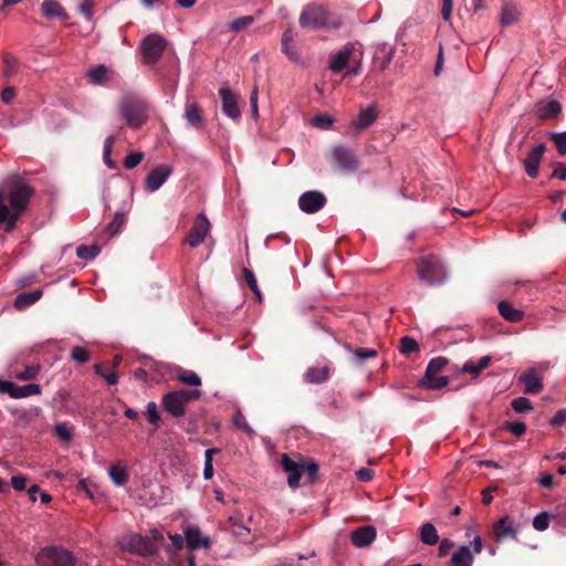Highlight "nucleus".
Returning <instances> with one entry per match:
<instances>
[{
    "instance_id": "62",
    "label": "nucleus",
    "mask_w": 566,
    "mask_h": 566,
    "mask_svg": "<svg viewBox=\"0 0 566 566\" xmlns=\"http://www.w3.org/2000/svg\"><path fill=\"white\" fill-rule=\"evenodd\" d=\"M454 547V542L449 538H443L440 542L438 555L440 557H444L449 554V552Z\"/></svg>"
},
{
    "instance_id": "23",
    "label": "nucleus",
    "mask_w": 566,
    "mask_h": 566,
    "mask_svg": "<svg viewBox=\"0 0 566 566\" xmlns=\"http://www.w3.org/2000/svg\"><path fill=\"white\" fill-rule=\"evenodd\" d=\"M41 11L46 19L67 20L69 15L57 0H44L41 4Z\"/></svg>"
},
{
    "instance_id": "13",
    "label": "nucleus",
    "mask_w": 566,
    "mask_h": 566,
    "mask_svg": "<svg viewBox=\"0 0 566 566\" xmlns=\"http://www.w3.org/2000/svg\"><path fill=\"white\" fill-rule=\"evenodd\" d=\"M219 96L222 103V112L232 120L239 122L241 118V112L238 105L237 95L228 87H221L219 90Z\"/></svg>"
},
{
    "instance_id": "14",
    "label": "nucleus",
    "mask_w": 566,
    "mask_h": 566,
    "mask_svg": "<svg viewBox=\"0 0 566 566\" xmlns=\"http://www.w3.org/2000/svg\"><path fill=\"white\" fill-rule=\"evenodd\" d=\"M356 44L347 42L339 51L332 53L328 59V69L333 73L343 71L355 51Z\"/></svg>"
},
{
    "instance_id": "42",
    "label": "nucleus",
    "mask_w": 566,
    "mask_h": 566,
    "mask_svg": "<svg viewBox=\"0 0 566 566\" xmlns=\"http://www.w3.org/2000/svg\"><path fill=\"white\" fill-rule=\"evenodd\" d=\"M146 417L148 422L157 430L160 427V413L155 401H149L146 406Z\"/></svg>"
},
{
    "instance_id": "28",
    "label": "nucleus",
    "mask_w": 566,
    "mask_h": 566,
    "mask_svg": "<svg viewBox=\"0 0 566 566\" xmlns=\"http://www.w3.org/2000/svg\"><path fill=\"white\" fill-rule=\"evenodd\" d=\"M184 117L188 125L197 128L202 122V112L196 103H187L185 106Z\"/></svg>"
},
{
    "instance_id": "5",
    "label": "nucleus",
    "mask_w": 566,
    "mask_h": 566,
    "mask_svg": "<svg viewBox=\"0 0 566 566\" xmlns=\"http://www.w3.org/2000/svg\"><path fill=\"white\" fill-rule=\"evenodd\" d=\"M117 543L123 551L144 557L153 556L157 553V546L150 541L149 536H143L137 533L123 535L118 538Z\"/></svg>"
},
{
    "instance_id": "10",
    "label": "nucleus",
    "mask_w": 566,
    "mask_h": 566,
    "mask_svg": "<svg viewBox=\"0 0 566 566\" xmlns=\"http://www.w3.org/2000/svg\"><path fill=\"white\" fill-rule=\"evenodd\" d=\"M174 167L171 165H160L149 171L145 178V189L148 192H155L168 180L172 175Z\"/></svg>"
},
{
    "instance_id": "58",
    "label": "nucleus",
    "mask_w": 566,
    "mask_h": 566,
    "mask_svg": "<svg viewBox=\"0 0 566 566\" xmlns=\"http://www.w3.org/2000/svg\"><path fill=\"white\" fill-rule=\"evenodd\" d=\"M6 67H4V76L11 77L15 74L18 70V61L13 56H6L4 59Z\"/></svg>"
},
{
    "instance_id": "54",
    "label": "nucleus",
    "mask_w": 566,
    "mask_h": 566,
    "mask_svg": "<svg viewBox=\"0 0 566 566\" xmlns=\"http://www.w3.org/2000/svg\"><path fill=\"white\" fill-rule=\"evenodd\" d=\"M71 358L80 364L88 361L90 354L84 347L76 346L71 352Z\"/></svg>"
},
{
    "instance_id": "3",
    "label": "nucleus",
    "mask_w": 566,
    "mask_h": 566,
    "mask_svg": "<svg viewBox=\"0 0 566 566\" xmlns=\"http://www.w3.org/2000/svg\"><path fill=\"white\" fill-rule=\"evenodd\" d=\"M342 19L336 17L333 18L331 14L319 4L312 3L306 6L300 15V24L302 28L308 29H321L332 28L339 29L342 25Z\"/></svg>"
},
{
    "instance_id": "22",
    "label": "nucleus",
    "mask_w": 566,
    "mask_h": 566,
    "mask_svg": "<svg viewBox=\"0 0 566 566\" xmlns=\"http://www.w3.org/2000/svg\"><path fill=\"white\" fill-rule=\"evenodd\" d=\"M522 15L521 7L511 0L502 4L500 12V23L504 27L516 23Z\"/></svg>"
},
{
    "instance_id": "30",
    "label": "nucleus",
    "mask_w": 566,
    "mask_h": 566,
    "mask_svg": "<svg viewBox=\"0 0 566 566\" xmlns=\"http://www.w3.org/2000/svg\"><path fill=\"white\" fill-rule=\"evenodd\" d=\"M329 377L328 366H313L305 373V379L311 384H322Z\"/></svg>"
},
{
    "instance_id": "55",
    "label": "nucleus",
    "mask_w": 566,
    "mask_h": 566,
    "mask_svg": "<svg viewBox=\"0 0 566 566\" xmlns=\"http://www.w3.org/2000/svg\"><path fill=\"white\" fill-rule=\"evenodd\" d=\"M143 158H144V154L143 153H139V151L138 153H130L124 159V167L126 169H133V168H135L136 166H138L140 164Z\"/></svg>"
},
{
    "instance_id": "61",
    "label": "nucleus",
    "mask_w": 566,
    "mask_h": 566,
    "mask_svg": "<svg viewBox=\"0 0 566 566\" xmlns=\"http://www.w3.org/2000/svg\"><path fill=\"white\" fill-rule=\"evenodd\" d=\"M333 119L328 116H316L313 118V125L317 128L327 129L332 126Z\"/></svg>"
},
{
    "instance_id": "48",
    "label": "nucleus",
    "mask_w": 566,
    "mask_h": 566,
    "mask_svg": "<svg viewBox=\"0 0 566 566\" xmlns=\"http://www.w3.org/2000/svg\"><path fill=\"white\" fill-rule=\"evenodd\" d=\"M448 364V359L444 357L432 358L426 369L428 375H438Z\"/></svg>"
},
{
    "instance_id": "21",
    "label": "nucleus",
    "mask_w": 566,
    "mask_h": 566,
    "mask_svg": "<svg viewBox=\"0 0 566 566\" xmlns=\"http://www.w3.org/2000/svg\"><path fill=\"white\" fill-rule=\"evenodd\" d=\"M518 380L524 385L526 394H537L543 388V378L536 368H530L518 377Z\"/></svg>"
},
{
    "instance_id": "38",
    "label": "nucleus",
    "mask_w": 566,
    "mask_h": 566,
    "mask_svg": "<svg viewBox=\"0 0 566 566\" xmlns=\"http://www.w3.org/2000/svg\"><path fill=\"white\" fill-rule=\"evenodd\" d=\"M41 388L38 384H28L24 386H18L14 384V390L12 394V398L20 399L25 398L33 395H40Z\"/></svg>"
},
{
    "instance_id": "49",
    "label": "nucleus",
    "mask_w": 566,
    "mask_h": 566,
    "mask_svg": "<svg viewBox=\"0 0 566 566\" xmlns=\"http://www.w3.org/2000/svg\"><path fill=\"white\" fill-rule=\"evenodd\" d=\"M549 138L554 142L558 154L566 156V132L551 133Z\"/></svg>"
},
{
    "instance_id": "1",
    "label": "nucleus",
    "mask_w": 566,
    "mask_h": 566,
    "mask_svg": "<svg viewBox=\"0 0 566 566\" xmlns=\"http://www.w3.org/2000/svg\"><path fill=\"white\" fill-rule=\"evenodd\" d=\"M33 193V188L17 175L6 180L0 189V224L7 232L15 228Z\"/></svg>"
},
{
    "instance_id": "34",
    "label": "nucleus",
    "mask_w": 566,
    "mask_h": 566,
    "mask_svg": "<svg viewBox=\"0 0 566 566\" xmlns=\"http://www.w3.org/2000/svg\"><path fill=\"white\" fill-rule=\"evenodd\" d=\"M41 411L42 409L40 407L31 406L29 408L17 409L12 413L17 417V419L20 422H22L23 424H28L34 419H36L40 416Z\"/></svg>"
},
{
    "instance_id": "44",
    "label": "nucleus",
    "mask_w": 566,
    "mask_h": 566,
    "mask_svg": "<svg viewBox=\"0 0 566 566\" xmlns=\"http://www.w3.org/2000/svg\"><path fill=\"white\" fill-rule=\"evenodd\" d=\"M511 406L513 410L517 413H524L533 410V405L531 400L526 397H517L512 400Z\"/></svg>"
},
{
    "instance_id": "63",
    "label": "nucleus",
    "mask_w": 566,
    "mask_h": 566,
    "mask_svg": "<svg viewBox=\"0 0 566 566\" xmlns=\"http://www.w3.org/2000/svg\"><path fill=\"white\" fill-rule=\"evenodd\" d=\"M355 474H356V478L363 482L370 481L375 475L374 471L368 468H360L356 471Z\"/></svg>"
},
{
    "instance_id": "41",
    "label": "nucleus",
    "mask_w": 566,
    "mask_h": 566,
    "mask_svg": "<svg viewBox=\"0 0 566 566\" xmlns=\"http://www.w3.org/2000/svg\"><path fill=\"white\" fill-rule=\"evenodd\" d=\"M254 22L252 15H244L231 21L228 25L229 30L233 33H239L251 27Z\"/></svg>"
},
{
    "instance_id": "33",
    "label": "nucleus",
    "mask_w": 566,
    "mask_h": 566,
    "mask_svg": "<svg viewBox=\"0 0 566 566\" xmlns=\"http://www.w3.org/2000/svg\"><path fill=\"white\" fill-rule=\"evenodd\" d=\"M41 290H34L29 293H21L14 300V307L17 310L25 308L34 303H36L42 296Z\"/></svg>"
},
{
    "instance_id": "56",
    "label": "nucleus",
    "mask_w": 566,
    "mask_h": 566,
    "mask_svg": "<svg viewBox=\"0 0 566 566\" xmlns=\"http://www.w3.org/2000/svg\"><path fill=\"white\" fill-rule=\"evenodd\" d=\"M418 348H419V345L416 339L408 337V336L402 337L401 346H400L401 353L411 354V353L418 350Z\"/></svg>"
},
{
    "instance_id": "36",
    "label": "nucleus",
    "mask_w": 566,
    "mask_h": 566,
    "mask_svg": "<svg viewBox=\"0 0 566 566\" xmlns=\"http://www.w3.org/2000/svg\"><path fill=\"white\" fill-rule=\"evenodd\" d=\"M108 476L116 486H123L128 480L127 470L120 464L109 467Z\"/></svg>"
},
{
    "instance_id": "2",
    "label": "nucleus",
    "mask_w": 566,
    "mask_h": 566,
    "mask_svg": "<svg viewBox=\"0 0 566 566\" xmlns=\"http://www.w3.org/2000/svg\"><path fill=\"white\" fill-rule=\"evenodd\" d=\"M119 113L132 128L142 127L149 118L150 105L137 93H127L119 104Z\"/></svg>"
},
{
    "instance_id": "27",
    "label": "nucleus",
    "mask_w": 566,
    "mask_h": 566,
    "mask_svg": "<svg viewBox=\"0 0 566 566\" xmlns=\"http://www.w3.org/2000/svg\"><path fill=\"white\" fill-rule=\"evenodd\" d=\"M562 112V105L556 99L542 103L537 106L538 117L541 119H548L556 117Z\"/></svg>"
},
{
    "instance_id": "47",
    "label": "nucleus",
    "mask_w": 566,
    "mask_h": 566,
    "mask_svg": "<svg viewBox=\"0 0 566 566\" xmlns=\"http://www.w3.org/2000/svg\"><path fill=\"white\" fill-rule=\"evenodd\" d=\"M552 515L547 512H542L533 518V527L538 532H544L549 526Z\"/></svg>"
},
{
    "instance_id": "17",
    "label": "nucleus",
    "mask_w": 566,
    "mask_h": 566,
    "mask_svg": "<svg viewBox=\"0 0 566 566\" xmlns=\"http://www.w3.org/2000/svg\"><path fill=\"white\" fill-rule=\"evenodd\" d=\"M42 553L51 560L52 566H73L75 558L73 554L60 547H45Z\"/></svg>"
},
{
    "instance_id": "20",
    "label": "nucleus",
    "mask_w": 566,
    "mask_h": 566,
    "mask_svg": "<svg viewBox=\"0 0 566 566\" xmlns=\"http://www.w3.org/2000/svg\"><path fill=\"white\" fill-rule=\"evenodd\" d=\"M163 408L172 417L179 418L186 412V405L175 391L165 394L161 398Z\"/></svg>"
},
{
    "instance_id": "19",
    "label": "nucleus",
    "mask_w": 566,
    "mask_h": 566,
    "mask_svg": "<svg viewBox=\"0 0 566 566\" xmlns=\"http://www.w3.org/2000/svg\"><path fill=\"white\" fill-rule=\"evenodd\" d=\"M186 545L189 549L209 548L211 541L203 535L199 527L190 526L185 531Z\"/></svg>"
},
{
    "instance_id": "18",
    "label": "nucleus",
    "mask_w": 566,
    "mask_h": 566,
    "mask_svg": "<svg viewBox=\"0 0 566 566\" xmlns=\"http://www.w3.org/2000/svg\"><path fill=\"white\" fill-rule=\"evenodd\" d=\"M377 532L373 525H366L352 531L350 541L355 547L369 546L376 538Z\"/></svg>"
},
{
    "instance_id": "45",
    "label": "nucleus",
    "mask_w": 566,
    "mask_h": 566,
    "mask_svg": "<svg viewBox=\"0 0 566 566\" xmlns=\"http://www.w3.org/2000/svg\"><path fill=\"white\" fill-rule=\"evenodd\" d=\"M243 275L245 277L248 286L251 289V291L255 294L259 302L262 301V294L258 286L256 277L254 273L249 269H243Z\"/></svg>"
},
{
    "instance_id": "26",
    "label": "nucleus",
    "mask_w": 566,
    "mask_h": 566,
    "mask_svg": "<svg viewBox=\"0 0 566 566\" xmlns=\"http://www.w3.org/2000/svg\"><path fill=\"white\" fill-rule=\"evenodd\" d=\"M492 361L491 356H482L476 363L472 360L465 361L460 371L463 374H471L473 378H478L482 370L486 369Z\"/></svg>"
},
{
    "instance_id": "37",
    "label": "nucleus",
    "mask_w": 566,
    "mask_h": 566,
    "mask_svg": "<svg viewBox=\"0 0 566 566\" xmlns=\"http://www.w3.org/2000/svg\"><path fill=\"white\" fill-rule=\"evenodd\" d=\"M448 382L449 380L444 376L428 375V373H426L421 380V386L427 389L438 390L446 387Z\"/></svg>"
},
{
    "instance_id": "53",
    "label": "nucleus",
    "mask_w": 566,
    "mask_h": 566,
    "mask_svg": "<svg viewBox=\"0 0 566 566\" xmlns=\"http://www.w3.org/2000/svg\"><path fill=\"white\" fill-rule=\"evenodd\" d=\"M175 392L179 396L185 405L191 400L198 399L201 396V390L199 389H179L175 390Z\"/></svg>"
},
{
    "instance_id": "8",
    "label": "nucleus",
    "mask_w": 566,
    "mask_h": 566,
    "mask_svg": "<svg viewBox=\"0 0 566 566\" xmlns=\"http://www.w3.org/2000/svg\"><path fill=\"white\" fill-rule=\"evenodd\" d=\"M333 159L343 174H355L359 169V161L355 153L344 146L337 145L332 149Z\"/></svg>"
},
{
    "instance_id": "50",
    "label": "nucleus",
    "mask_w": 566,
    "mask_h": 566,
    "mask_svg": "<svg viewBox=\"0 0 566 566\" xmlns=\"http://www.w3.org/2000/svg\"><path fill=\"white\" fill-rule=\"evenodd\" d=\"M126 216L124 211H117L112 220V222L108 224L107 230L111 235H114L117 233L120 229V227L125 223Z\"/></svg>"
},
{
    "instance_id": "24",
    "label": "nucleus",
    "mask_w": 566,
    "mask_h": 566,
    "mask_svg": "<svg viewBox=\"0 0 566 566\" xmlns=\"http://www.w3.org/2000/svg\"><path fill=\"white\" fill-rule=\"evenodd\" d=\"M494 534L499 541L507 537L515 538L514 522L507 515L503 516L494 524Z\"/></svg>"
},
{
    "instance_id": "35",
    "label": "nucleus",
    "mask_w": 566,
    "mask_h": 566,
    "mask_svg": "<svg viewBox=\"0 0 566 566\" xmlns=\"http://www.w3.org/2000/svg\"><path fill=\"white\" fill-rule=\"evenodd\" d=\"M108 69L104 65H97L87 72L88 81L94 85H102L108 81Z\"/></svg>"
},
{
    "instance_id": "39",
    "label": "nucleus",
    "mask_w": 566,
    "mask_h": 566,
    "mask_svg": "<svg viewBox=\"0 0 566 566\" xmlns=\"http://www.w3.org/2000/svg\"><path fill=\"white\" fill-rule=\"evenodd\" d=\"M99 253H101V248L95 244H93V245L81 244L76 248L77 258L85 260V261L94 260Z\"/></svg>"
},
{
    "instance_id": "60",
    "label": "nucleus",
    "mask_w": 566,
    "mask_h": 566,
    "mask_svg": "<svg viewBox=\"0 0 566 566\" xmlns=\"http://www.w3.org/2000/svg\"><path fill=\"white\" fill-rule=\"evenodd\" d=\"M93 3H94V0H84L80 6H78V11L81 14H83L85 17L86 20L91 21L94 17V12H93Z\"/></svg>"
},
{
    "instance_id": "31",
    "label": "nucleus",
    "mask_w": 566,
    "mask_h": 566,
    "mask_svg": "<svg viewBox=\"0 0 566 566\" xmlns=\"http://www.w3.org/2000/svg\"><path fill=\"white\" fill-rule=\"evenodd\" d=\"M175 378L188 386L199 387L201 386L200 376L190 369H185L182 367H177L175 370Z\"/></svg>"
},
{
    "instance_id": "7",
    "label": "nucleus",
    "mask_w": 566,
    "mask_h": 566,
    "mask_svg": "<svg viewBox=\"0 0 566 566\" xmlns=\"http://www.w3.org/2000/svg\"><path fill=\"white\" fill-rule=\"evenodd\" d=\"M483 545L480 536H475L470 545H461L451 556V566H472L474 555L482 552Z\"/></svg>"
},
{
    "instance_id": "6",
    "label": "nucleus",
    "mask_w": 566,
    "mask_h": 566,
    "mask_svg": "<svg viewBox=\"0 0 566 566\" xmlns=\"http://www.w3.org/2000/svg\"><path fill=\"white\" fill-rule=\"evenodd\" d=\"M166 45V39L158 33H150L145 36L142 41L140 50L146 63H156L161 57Z\"/></svg>"
},
{
    "instance_id": "52",
    "label": "nucleus",
    "mask_w": 566,
    "mask_h": 566,
    "mask_svg": "<svg viewBox=\"0 0 566 566\" xmlns=\"http://www.w3.org/2000/svg\"><path fill=\"white\" fill-rule=\"evenodd\" d=\"M242 520H243V516L241 513H235L229 517V521L231 522V524L233 526L238 527V530L234 531L235 535L249 534L251 532L250 527L242 525Z\"/></svg>"
},
{
    "instance_id": "51",
    "label": "nucleus",
    "mask_w": 566,
    "mask_h": 566,
    "mask_svg": "<svg viewBox=\"0 0 566 566\" xmlns=\"http://www.w3.org/2000/svg\"><path fill=\"white\" fill-rule=\"evenodd\" d=\"M233 424L245 431L250 437H253L255 434L254 430L248 424L243 413L241 411H237L233 416Z\"/></svg>"
},
{
    "instance_id": "43",
    "label": "nucleus",
    "mask_w": 566,
    "mask_h": 566,
    "mask_svg": "<svg viewBox=\"0 0 566 566\" xmlns=\"http://www.w3.org/2000/svg\"><path fill=\"white\" fill-rule=\"evenodd\" d=\"M217 448L207 449L205 452L203 478L210 480L213 476L212 455L219 453Z\"/></svg>"
},
{
    "instance_id": "16",
    "label": "nucleus",
    "mask_w": 566,
    "mask_h": 566,
    "mask_svg": "<svg viewBox=\"0 0 566 566\" xmlns=\"http://www.w3.org/2000/svg\"><path fill=\"white\" fill-rule=\"evenodd\" d=\"M545 151V145L538 144L533 147L523 160L525 172L528 177L535 178L538 175V167Z\"/></svg>"
},
{
    "instance_id": "46",
    "label": "nucleus",
    "mask_w": 566,
    "mask_h": 566,
    "mask_svg": "<svg viewBox=\"0 0 566 566\" xmlns=\"http://www.w3.org/2000/svg\"><path fill=\"white\" fill-rule=\"evenodd\" d=\"M54 434L64 442H70L73 439L72 429L64 422L54 426Z\"/></svg>"
},
{
    "instance_id": "4",
    "label": "nucleus",
    "mask_w": 566,
    "mask_h": 566,
    "mask_svg": "<svg viewBox=\"0 0 566 566\" xmlns=\"http://www.w3.org/2000/svg\"><path fill=\"white\" fill-rule=\"evenodd\" d=\"M417 274L419 281L429 286L443 284L448 279L443 263L433 255L419 260L417 263Z\"/></svg>"
},
{
    "instance_id": "59",
    "label": "nucleus",
    "mask_w": 566,
    "mask_h": 566,
    "mask_svg": "<svg viewBox=\"0 0 566 566\" xmlns=\"http://www.w3.org/2000/svg\"><path fill=\"white\" fill-rule=\"evenodd\" d=\"M505 428L516 437H521L526 432V424L522 421L507 422Z\"/></svg>"
},
{
    "instance_id": "11",
    "label": "nucleus",
    "mask_w": 566,
    "mask_h": 566,
    "mask_svg": "<svg viewBox=\"0 0 566 566\" xmlns=\"http://www.w3.org/2000/svg\"><path fill=\"white\" fill-rule=\"evenodd\" d=\"M396 54V49L391 44L387 42L377 43L374 46V55H373V64L375 67L380 71H385L389 67L394 56Z\"/></svg>"
},
{
    "instance_id": "25",
    "label": "nucleus",
    "mask_w": 566,
    "mask_h": 566,
    "mask_svg": "<svg viewBox=\"0 0 566 566\" xmlns=\"http://www.w3.org/2000/svg\"><path fill=\"white\" fill-rule=\"evenodd\" d=\"M378 117L376 105H369L366 108H361L358 113L357 119L354 122L356 129L361 130L370 126Z\"/></svg>"
},
{
    "instance_id": "57",
    "label": "nucleus",
    "mask_w": 566,
    "mask_h": 566,
    "mask_svg": "<svg viewBox=\"0 0 566 566\" xmlns=\"http://www.w3.org/2000/svg\"><path fill=\"white\" fill-rule=\"evenodd\" d=\"M103 367H104L103 364H96L95 367H94L95 368V373L97 375H99L102 378H104L107 381V384L116 385L117 381H118L116 373H114V371L102 373V368Z\"/></svg>"
},
{
    "instance_id": "40",
    "label": "nucleus",
    "mask_w": 566,
    "mask_h": 566,
    "mask_svg": "<svg viewBox=\"0 0 566 566\" xmlns=\"http://www.w3.org/2000/svg\"><path fill=\"white\" fill-rule=\"evenodd\" d=\"M293 30L289 28L282 34V51L291 59L297 60L296 52L292 49Z\"/></svg>"
},
{
    "instance_id": "64",
    "label": "nucleus",
    "mask_w": 566,
    "mask_h": 566,
    "mask_svg": "<svg viewBox=\"0 0 566 566\" xmlns=\"http://www.w3.org/2000/svg\"><path fill=\"white\" fill-rule=\"evenodd\" d=\"M551 178L566 180V165L562 164V163H557L555 165V168H554V171H553Z\"/></svg>"
},
{
    "instance_id": "9",
    "label": "nucleus",
    "mask_w": 566,
    "mask_h": 566,
    "mask_svg": "<svg viewBox=\"0 0 566 566\" xmlns=\"http://www.w3.org/2000/svg\"><path fill=\"white\" fill-rule=\"evenodd\" d=\"M211 224L207 216L201 212L196 217L195 224L187 237V243L191 248H197L203 243L209 234Z\"/></svg>"
},
{
    "instance_id": "12",
    "label": "nucleus",
    "mask_w": 566,
    "mask_h": 566,
    "mask_svg": "<svg viewBox=\"0 0 566 566\" xmlns=\"http://www.w3.org/2000/svg\"><path fill=\"white\" fill-rule=\"evenodd\" d=\"M326 203L325 196L316 190L302 193L298 198V207L305 213H315Z\"/></svg>"
},
{
    "instance_id": "29",
    "label": "nucleus",
    "mask_w": 566,
    "mask_h": 566,
    "mask_svg": "<svg viewBox=\"0 0 566 566\" xmlns=\"http://www.w3.org/2000/svg\"><path fill=\"white\" fill-rule=\"evenodd\" d=\"M500 315L507 322L516 323L523 319L524 313L514 308L509 302L502 301L497 304Z\"/></svg>"
},
{
    "instance_id": "15",
    "label": "nucleus",
    "mask_w": 566,
    "mask_h": 566,
    "mask_svg": "<svg viewBox=\"0 0 566 566\" xmlns=\"http://www.w3.org/2000/svg\"><path fill=\"white\" fill-rule=\"evenodd\" d=\"M281 464L283 470L287 473V484L292 489L300 485V479L304 473V465L292 460L286 453L282 454Z\"/></svg>"
},
{
    "instance_id": "32",
    "label": "nucleus",
    "mask_w": 566,
    "mask_h": 566,
    "mask_svg": "<svg viewBox=\"0 0 566 566\" xmlns=\"http://www.w3.org/2000/svg\"><path fill=\"white\" fill-rule=\"evenodd\" d=\"M420 541L429 546H433L439 543V534L436 526L432 523H424L420 527Z\"/></svg>"
}]
</instances>
